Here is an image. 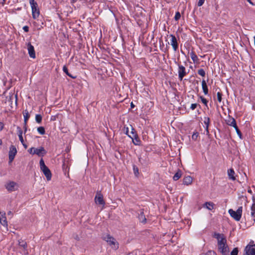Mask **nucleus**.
<instances>
[{
  "label": "nucleus",
  "instance_id": "50",
  "mask_svg": "<svg viewBox=\"0 0 255 255\" xmlns=\"http://www.w3.org/2000/svg\"><path fill=\"white\" fill-rule=\"evenodd\" d=\"M7 215H10V216H12V213L11 212V211H9V212H7Z\"/></svg>",
  "mask_w": 255,
  "mask_h": 255
},
{
  "label": "nucleus",
  "instance_id": "18",
  "mask_svg": "<svg viewBox=\"0 0 255 255\" xmlns=\"http://www.w3.org/2000/svg\"><path fill=\"white\" fill-rule=\"evenodd\" d=\"M214 204L211 202H206L203 207L206 208L209 210H212L214 209Z\"/></svg>",
  "mask_w": 255,
  "mask_h": 255
},
{
  "label": "nucleus",
  "instance_id": "29",
  "mask_svg": "<svg viewBox=\"0 0 255 255\" xmlns=\"http://www.w3.org/2000/svg\"><path fill=\"white\" fill-rule=\"evenodd\" d=\"M132 141L134 144L135 145H139L140 140L138 137L137 135L133 137V139H132Z\"/></svg>",
  "mask_w": 255,
  "mask_h": 255
},
{
  "label": "nucleus",
  "instance_id": "9",
  "mask_svg": "<svg viewBox=\"0 0 255 255\" xmlns=\"http://www.w3.org/2000/svg\"><path fill=\"white\" fill-rule=\"evenodd\" d=\"M178 77L179 79L181 81L182 80L183 77L187 74V72H186V69L185 67L182 65H178Z\"/></svg>",
  "mask_w": 255,
  "mask_h": 255
},
{
  "label": "nucleus",
  "instance_id": "38",
  "mask_svg": "<svg viewBox=\"0 0 255 255\" xmlns=\"http://www.w3.org/2000/svg\"><path fill=\"white\" fill-rule=\"evenodd\" d=\"M222 94L220 92H218L217 94V100L219 102H221L222 101Z\"/></svg>",
  "mask_w": 255,
  "mask_h": 255
},
{
  "label": "nucleus",
  "instance_id": "23",
  "mask_svg": "<svg viewBox=\"0 0 255 255\" xmlns=\"http://www.w3.org/2000/svg\"><path fill=\"white\" fill-rule=\"evenodd\" d=\"M17 134L18 136L19 137V140L21 143L23 142V138L22 137V130H21V128L19 127H17Z\"/></svg>",
  "mask_w": 255,
  "mask_h": 255
},
{
  "label": "nucleus",
  "instance_id": "44",
  "mask_svg": "<svg viewBox=\"0 0 255 255\" xmlns=\"http://www.w3.org/2000/svg\"><path fill=\"white\" fill-rule=\"evenodd\" d=\"M4 127V124L3 123L0 122V131H1Z\"/></svg>",
  "mask_w": 255,
  "mask_h": 255
},
{
  "label": "nucleus",
  "instance_id": "25",
  "mask_svg": "<svg viewBox=\"0 0 255 255\" xmlns=\"http://www.w3.org/2000/svg\"><path fill=\"white\" fill-rule=\"evenodd\" d=\"M190 57L194 63L198 62L199 59H198L197 56L196 55V54L194 52H191L190 53Z\"/></svg>",
  "mask_w": 255,
  "mask_h": 255
},
{
  "label": "nucleus",
  "instance_id": "4",
  "mask_svg": "<svg viewBox=\"0 0 255 255\" xmlns=\"http://www.w3.org/2000/svg\"><path fill=\"white\" fill-rule=\"evenodd\" d=\"M94 200H95L96 204L99 205H102V209L104 208L105 205V202L104 200L103 195L102 194L101 191H98L97 192L96 196L95 197Z\"/></svg>",
  "mask_w": 255,
  "mask_h": 255
},
{
  "label": "nucleus",
  "instance_id": "43",
  "mask_svg": "<svg viewBox=\"0 0 255 255\" xmlns=\"http://www.w3.org/2000/svg\"><path fill=\"white\" fill-rule=\"evenodd\" d=\"M34 150V147H31L30 148H29L28 150V151L29 152V153L31 154H32L33 155V151Z\"/></svg>",
  "mask_w": 255,
  "mask_h": 255
},
{
  "label": "nucleus",
  "instance_id": "55",
  "mask_svg": "<svg viewBox=\"0 0 255 255\" xmlns=\"http://www.w3.org/2000/svg\"><path fill=\"white\" fill-rule=\"evenodd\" d=\"M209 253L211 254L212 252H209Z\"/></svg>",
  "mask_w": 255,
  "mask_h": 255
},
{
  "label": "nucleus",
  "instance_id": "53",
  "mask_svg": "<svg viewBox=\"0 0 255 255\" xmlns=\"http://www.w3.org/2000/svg\"><path fill=\"white\" fill-rule=\"evenodd\" d=\"M2 144V141L0 139V145H1Z\"/></svg>",
  "mask_w": 255,
  "mask_h": 255
},
{
  "label": "nucleus",
  "instance_id": "45",
  "mask_svg": "<svg viewBox=\"0 0 255 255\" xmlns=\"http://www.w3.org/2000/svg\"><path fill=\"white\" fill-rule=\"evenodd\" d=\"M251 211L255 212V203H254L251 207Z\"/></svg>",
  "mask_w": 255,
  "mask_h": 255
},
{
  "label": "nucleus",
  "instance_id": "35",
  "mask_svg": "<svg viewBox=\"0 0 255 255\" xmlns=\"http://www.w3.org/2000/svg\"><path fill=\"white\" fill-rule=\"evenodd\" d=\"M238 249L236 248L233 249V250L231 253V255H238Z\"/></svg>",
  "mask_w": 255,
  "mask_h": 255
},
{
  "label": "nucleus",
  "instance_id": "11",
  "mask_svg": "<svg viewBox=\"0 0 255 255\" xmlns=\"http://www.w3.org/2000/svg\"><path fill=\"white\" fill-rule=\"evenodd\" d=\"M170 36L171 38L170 44L172 45L174 51H176L178 48V44L177 42V39L176 37L173 34H171Z\"/></svg>",
  "mask_w": 255,
  "mask_h": 255
},
{
  "label": "nucleus",
  "instance_id": "51",
  "mask_svg": "<svg viewBox=\"0 0 255 255\" xmlns=\"http://www.w3.org/2000/svg\"><path fill=\"white\" fill-rule=\"evenodd\" d=\"M247 1L251 4L253 5V3L252 2L251 0H247Z\"/></svg>",
  "mask_w": 255,
  "mask_h": 255
},
{
  "label": "nucleus",
  "instance_id": "14",
  "mask_svg": "<svg viewBox=\"0 0 255 255\" xmlns=\"http://www.w3.org/2000/svg\"><path fill=\"white\" fill-rule=\"evenodd\" d=\"M193 178L190 176H187L184 177L183 179V183L186 185H189L192 184Z\"/></svg>",
  "mask_w": 255,
  "mask_h": 255
},
{
  "label": "nucleus",
  "instance_id": "27",
  "mask_svg": "<svg viewBox=\"0 0 255 255\" xmlns=\"http://www.w3.org/2000/svg\"><path fill=\"white\" fill-rule=\"evenodd\" d=\"M29 3L31 7V9L38 8V4L35 0H29Z\"/></svg>",
  "mask_w": 255,
  "mask_h": 255
},
{
  "label": "nucleus",
  "instance_id": "2",
  "mask_svg": "<svg viewBox=\"0 0 255 255\" xmlns=\"http://www.w3.org/2000/svg\"><path fill=\"white\" fill-rule=\"evenodd\" d=\"M104 240L108 243V245L113 249L117 250L119 248V244L116 241V239L114 238L109 234L105 235L103 237Z\"/></svg>",
  "mask_w": 255,
  "mask_h": 255
},
{
  "label": "nucleus",
  "instance_id": "54",
  "mask_svg": "<svg viewBox=\"0 0 255 255\" xmlns=\"http://www.w3.org/2000/svg\"><path fill=\"white\" fill-rule=\"evenodd\" d=\"M248 192H250V193H252V191H251V190H248Z\"/></svg>",
  "mask_w": 255,
  "mask_h": 255
},
{
  "label": "nucleus",
  "instance_id": "12",
  "mask_svg": "<svg viewBox=\"0 0 255 255\" xmlns=\"http://www.w3.org/2000/svg\"><path fill=\"white\" fill-rule=\"evenodd\" d=\"M27 50L29 56L31 58H35V53L34 47L30 43L27 44Z\"/></svg>",
  "mask_w": 255,
  "mask_h": 255
},
{
  "label": "nucleus",
  "instance_id": "17",
  "mask_svg": "<svg viewBox=\"0 0 255 255\" xmlns=\"http://www.w3.org/2000/svg\"><path fill=\"white\" fill-rule=\"evenodd\" d=\"M39 14L40 12L38 8H33V9H32V17L34 19H36L38 17Z\"/></svg>",
  "mask_w": 255,
  "mask_h": 255
},
{
  "label": "nucleus",
  "instance_id": "26",
  "mask_svg": "<svg viewBox=\"0 0 255 255\" xmlns=\"http://www.w3.org/2000/svg\"><path fill=\"white\" fill-rule=\"evenodd\" d=\"M23 117H24V122L25 125H26L28 119L29 118V115L27 110H25L23 112Z\"/></svg>",
  "mask_w": 255,
  "mask_h": 255
},
{
  "label": "nucleus",
  "instance_id": "42",
  "mask_svg": "<svg viewBox=\"0 0 255 255\" xmlns=\"http://www.w3.org/2000/svg\"><path fill=\"white\" fill-rule=\"evenodd\" d=\"M204 1H205V0H199L198 2V5L199 6H202L204 3Z\"/></svg>",
  "mask_w": 255,
  "mask_h": 255
},
{
  "label": "nucleus",
  "instance_id": "39",
  "mask_svg": "<svg viewBox=\"0 0 255 255\" xmlns=\"http://www.w3.org/2000/svg\"><path fill=\"white\" fill-rule=\"evenodd\" d=\"M200 98H201V101L202 102V103L204 104H205V105H207L208 101L205 98H204L202 97H201Z\"/></svg>",
  "mask_w": 255,
  "mask_h": 255
},
{
  "label": "nucleus",
  "instance_id": "32",
  "mask_svg": "<svg viewBox=\"0 0 255 255\" xmlns=\"http://www.w3.org/2000/svg\"><path fill=\"white\" fill-rule=\"evenodd\" d=\"M35 120L37 123L40 124L42 121V116L40 115H36L35 116Z\"/></svg>",
  "mask_w": 255,
  "mask_h": 255
},
{
  "label": "nucleus",
  "instance_id": "37",
  "mask_svg": "<svg viewBox=\"0 0 255 255\" xmlns=\"http://www.w3.org/2000/svg\"><path fill=\"white\" fill-rule=\"evenodd\" d=\"M181 17V15L179 12L177 11L175 13V15L174 16V19L175 20H178Z\"/></svg>",
  "mask_w": 255,
  "mask_h": 255
},
{
  "label": "nucleus",
  "instance_id": "30",
  "mask_svg": "<svg viewBox=\"0 0 255 255\" xmlns=\"http://www.w3.org/2000/svg\"><path fill=\"white\" fill-rule=\"evenodd\" d=\"M37 131L40 134H44L45 133V129L43 127H40L37 128Z\"/></svg>",
  "mask_w": 255,
  "mask_h": 255
},
{
  "label": "nucleus",
  "instance_id": "41",
  "mask_svg": "<svg viewBox=\"0 0 255 255\" xmlns=\"http://www.w3.org/2000/svg\"><path fill=\"white\" fill-rule=\"evenodd\" d=\"M197 104H192L191 106H190V109L192 110H194V109H195L197 107Z\"/></svg>",
  "mask_w": 255,
  "mask_h": 255
},
{
  "label": "nucleus",
  "instance_id": "47",
  "mask_svg": "<svg viewBox=\"0 0 255 255\" xmlns=\"http://www.w3.org/2000/svg\"><path fill=\"white\" fill-rule=\"evenodd\" d=\"M133 170L135 174H136V173H138V170L137 167L135 168L134 167Z\"/></svg>",
  "mask_w": 255,
  "mask_h": 255
},
{
  "label": "nucleus",
  "instance_id": "22",
  "mask_svg": "<svg viewBox=\"0 0 255 255\" xmlns=\"http://www.w3.org/2000/svg\"><path fill=\"white\" fill-rule=\"evenodd\" d=\"M18 244L20 247L22 248L24 250L26 251L25 254L26 255H28V253L26 250V248L27 247V243L24 241H19Z\"/></svg>",
  "mask_w": 255,
  "mask_h": 255
},
{
  "label": "nucleus",
  "instance_id": "49",
  "mask_svg": "<svg viewBox=\"0 0 255 255\" xmlns=\"http://www.w3.org/2000/svg\"><path fill=\"white\" fill-rule=\"evenodd\" d=\"M23 145V146H24V148H27V146L26 144L24 143V142H23V143H21Z\"/></svg>",
  "mask_w": 255,
  "mask_h": 255
},
{
  "label": "nucleus",
  "instance_id": "15",
  "mask_svg": "<svg viewBox=\"0 0 255 255\" xmlns=\"http://www.w3.org/2000/svg\"><path fill=\"white\" fill-rule=\"evenodd\" d=\"M204 123L206 126L205 129H206V134L208 135L209 134L208 128H209V125L210 123V118L209 117H204Z\"/></svg>",
  "mask_w": 255,
  "mask_h": 255
},
{
  "label": "nucleus",
  "instance_id": "20",
  "mask_svg": "<svg viewBox=\"0 0 255 255\" xmlns=\"http://www.w3.org/2000/svg\"><path fill=\"white\" fill-rule=\"evenodd\" d=\"M202 87L203 91L204 94L207 95L208 93V89L206 82L204 80H203L202 81Z\"/></svg>",
  "mask_w": 255,
  "mask_h": 255
},
{
  "label": "nucleus",
  "instance_id": "52",
  "mask_svg": "<svg viewBox=\"0 0 255 255\" xmlns=\"http://www.w3.org/2000/svg\"><path fill=\"white\" fill-rule=\"evenodd\" d=\"M133 106H133V105L132 103H131V107L132 108V107H133Z\"/></svg>",
  "mask_w": 255,
  "mask_h": 255
},
{
  "label": "nucleus",
  "instance_id": "1",
  "mask_svg": "<svg viewBox=\"0 0 255 255\" xmlns=\"http://www.w3.org/2000/svg\"><path fill=\"white\" fill-rule=\"evenodd\" d=\"M39 165L40 169L45 176L47 180L50 181L51 179L52 174L49 169L45 164L42 158L39 161Z\"/></svg>",
  "mask_w": 255,
  "mask_h": 255
},
{
  "label": "nucleus",
  "instance_id": "13",
  "mask_svg": "<svg viewBox=\"0 0 255 255\" xmlns=\"http://www.w3.org/2000/svg\"><path fill=\"white\" fill-rule=\"evenodd\" d=\"M0 223L4 227H7L8 224L5 212L0 213Z\"/></svg>",
  "mask_w": 255,
  "mask_h": 255
},
{
  "label": "nucleus",
  "instance_id": "21",
  "mask_svg": "<svg viewBox=\"0 0 255 255\" xmlns=\"http://www.w3.org/2000/svg\"><path fill=\"white\" fill-rule=\"evenodd\" d=\"M227 124L230 126L234 127L237 125L235 119L232 118H229V119L227 121Z\"/></svg>",
  "mask_w": 255,
  "mask_h": 255
},
{
  "label": "nucleus",
  "instance_id": "31",
  "mask_svg": "<svg viewBox=\"0 0 255 255\" xmlns=\"http://www.w3.org/2000/svg\"><path fill=\"white\" fill-rule=\"evenodd\" d=\"M63 70L68 76H69V77H71L72 78H75V77H72L71 76V75L69 73L68 71V68H67V67L66 66H63Z\"/></svg>",
  "mask_w": 255,
  "mask_h": 255
},
{
  "label": "nucleus",
  "instance_id": "34",
  "mask_svg": "<svg viewBox=\"0 0 255 255\" xmlns=\"http://www.w3.org/2000/svg\"><path fill=\"white\" fill-rule=\"evenodd\" d=\"M198 73L202 77H204L205 76V72L203 69L198 70Z\"/></svg>",
  "mask_w": 255,
  "mask_h": 255
},
{
  "label": "nucleus",
  "instance_id": "40",
  "mask_svg": "<svg viewBox=\"0 0 255 255\" xmlns=\"http://www.w3.org/2000/svg\"><path fill=\"white\" fill-rule=\"evenodd\" d=\"M198 136V133L197 132L194 133L192 135V139L196 140Z\"/></svg>",
  "mask_w": 255,
  "mask_h": 255
},
{
  "label": "nucleus",
  "instance_id": "48",
  "mask_svg": "<svg viewBox=\"0 0 255 255\" xmlns=\"http://www.w3.org/2000/svg\"><path fill=\"white\" fill-rule=\"evenodd\" d=\"M251 216L253 217H255V212H254L253 211H251Z\"/></svg>",
  "mask_w": 255,
  "mask_h": 255
},
{
  "label": "nucleus",
  "instance_id": "46",
  "mask_svg": "<svg viewBox=\"0 0 255 255\" xmlns=\"http://www.w3.org/2000/svg\"><path fill=\"white\" fill-rule=\"evenodd\" d=\"M23 29L24 30V31L28 32V30H29V28H28V27L27 26H24L23 27Z\"/></svg>",
  "mask_w": 255,
  "mask_h": 255
},
{
  "label": "nucleus",
  "instance_id": "10",
  "mask_svg": "<svg viewBox=\"0 0 255 255\" xmlns=\"http://www.w3.org/2000/svg\"><path fill=\"white\" fill-rule=\"evenodd\" d=\"M46 151L43 147H40L38 148H34V150L33 151L34 154H36L38 156L41 157L44 156L46 154Z\"/></svg>",
  "mask_w": 255,
  "mask_h": 255
},
{
  "label": "nucleus",
  "instance_id": "8",
  "mask_svg": "<svg viewBox=\"0 0 255 255\" xmlns=\"http://www.w3.org/2000/svg\"><path fill=\"white\" fill-rule=\"evenodd\" d=\"M17 153V150L14 145H11L9 147V151L8 152V158L10 162H11Z\"/></svg>",
  "mask_w": 255,
  "mask_h": 255
},
{
  "label": "nucleus",
  "instance_id": "36",
  "mask_svg": "<svg viewBox=\"0 0 255 255\" xmlns=\"http://www.w3.org/2000/svg\"><path fill=\"white\" fill-rule=\"evenodd\" d=\"M123 132L128 136L129 128L127 127H124L123 128Z\"/></svg>",
  "mask_w": 255,
  "mask_h": 255
},
{
  "label": "nucleus",
  "instance_id": "6",
  "mask_svg": "<svg viewBox=\"0 0 255 255\" xmlns=\"http://www.w3.org/2000/svg\"><path fill=\"white\" fill-rule=\"evenodd\" d=\"M218 250L219 252L223 255H227L229 253V248L227 243L218 245Z\"/></svg>",
  "mask_w": 255,
  "mask_h": 255
},
{
  "label": "nucleus",
  "instance_id": "16",
  "mask_svg": "<svg viewBox=\"0 0 255 255\" xmlns=\"http://www.w3.org/2000/svg\"><path fill=\"white\" fill-rule=\"evenodd\" d=\"M235 171L233 169L231 168L228 170V175L230 179L234 181L236 180Z\"/></svg>",
  "mask_w": 255,
  "mask_h": 255
},
{
  "label": "nucleus",
  "instance_id": "24",
  "mask_svg": "<svg viewBox=\"0 0 255 255\" xmlns=\"http://www.w3.org/2000/svg\"><path fill=\"white\" fill-rule=\"evenodd\" d=\"M181 175L182 172L180 170H178V171L173 176V179L174 181H177L181 177Z\"/></svg>",
  "mask_w": 255,
  "mask_h": 255
},
{
  "label": "nucleus",
  "instance_id": "28",
  "mask_svg": "<svg viewBox=\"0 0 255 255\" xmlns=\"http://www.w3.org/2000/svg\"><path fill=\"white\" fill-rule=\"evenodd\" d=\"M130 127L131 128L130 133L132 134V135L129 134L128 136L129 137H130L132 139H133V137L137 135V134L136 133L134 129L133 128L131 125H130Z\"/></svg>",
  "mask_w": 255,
  "mask_h": 255
},
{
  "label": "nucleus",
  "instance_id": "19",
  "mask_svg": "<svg viewBox=\"0 0 255 255\" xmlns=\"http://www.w3.org/2000/svg\"><path fill=\"white\" fill-rule=\"evenodd\" d=\"M138 219L139 221L143 223H145L146 221V219L145 218V217L144 215V213L143 210L140 211V213L138 215Z\"/></svg>",
  "mask_w": 255,
  "mask_h": 255
},
{
  "label": "nucleus",
  "instance_id": "3",
  "mask_svg": "<svg viewBox=\"0 0 255 255\" xmlns=\"http://www.w3.org/2000/svg\"><path fill=\"white\" fill-rule=\"evenodd\" d=\"M243 207L242 206L238 208L236 211L233 209H229L228 212L230 216L236 221L240 220L242 215Z\"/></svg>",
  "mask_w": 255,
  "mask_h": 255
},
{
  "label": "nucleus",
  "instance_id": "5",
  "mask_svg": "<svg viewBox=\"0 0 255 255\" xmlns=\"http://www.w3.org/2000/svg\"><path fill=\"white\" fill-rule=\"evenodd\" d=\"M213 237L217 240V246L227 243L226 238L223 234L215 233L213 235Z\"/></svg>",
  "mask_w": 255,
  "mask_h": 255
},
{
  "label": "nucleus",
  "instance_id": "7",
  "mask_svg": "<svg viewBox=\"0 0 255 255\" xmlns=\"http://www.w3.org/2000/svg\"><path fill=\"white\" fill-rule=\"evenodd\" d=\"M5 187L8 191L12 192L17 189L18 185L14 181H9L5 185Z\"/></svg>",
  "mask_w": 255,
  "mask_h": 255
},
{
  "label": "nucleus",
  "instance_id": "33",
  "mask_svg": "<svg viewBox=\"0 0 255 255\" xmlns=\"http://www.w3.org/2000/svg\"><path fill=\"white\" fill-rule=\"evenodd\" d=\"M238 134V135L239 136V137H240V138H242V133L240 131V130H239V128H238L237 126L236 125V126H235L234 127Z\"/></svg>",
  "mask_w": 255,
  "mask_h": 255
}]
</instances>
